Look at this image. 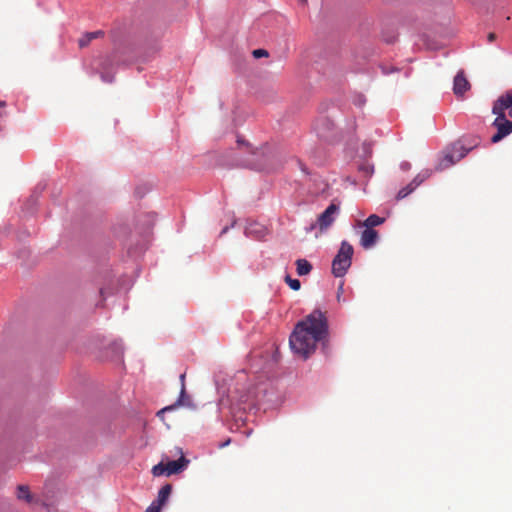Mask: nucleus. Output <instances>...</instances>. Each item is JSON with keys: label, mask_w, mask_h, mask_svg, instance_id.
Masks as SVG:
<instances>
[{"label": "nucleus", "mask_w": 512, "mask_h": 512, "mask_svg": "<svg viewBox=\"0 0 512 512\" xmlns=\"http://www.w3.org/2000/svg\"><path fill=\"white\" fill-rule=\"evenodd\" d=\"M353 247L342 241L340 249L332 262V273L335 277H343L352 263Z\"/></svg>", "instance_id": "2"}, {"label": "nucleus", "mask_w": 512, "mask_h": 512, "mask_svg": "<svg viewBox=\"0 0 512 512\" xmlns=\"http://www.w3.org/2000/svg\"><path fill=\"white\" fill-rule=\"evenodd\" d=\"M285 282L289 285V287L295 291L300 289L301 283L298 279H293L289 275L285 277Z\"/></svg>", "instance_id": "18"}, {"label": "nucleus", "mask_w": 512, "mask_h": 512, "mask_svg": "<svg viewBox=\"0 0 512 512\" xmlns=\"http://www.w3.org/2000/svg\"><path fill=\"white\" fill-rule=\"evenodd\" d=\"M469 151L470 149L466 148L460 142L453 143L443 152V156L437 164L436 170L442 171L456 164L463 159Z\"/></svg>", "instance_id": "3"}, {"label": "nucleus", "mask_w": 512, "mask_h": 512, "mask_svg": "<svg viewBox=\"0 0 512 512\" xmlns=\"http://www.w3.org/2000/svg\"><path fill=\"white\" fill-rule=\"evenodd\" d=\"M162 509L159 504L151 503V505L146 509V512H160Z\"/></svg>", "instance_id": "22"}, {"label": "nucleus", "mask_w": 512, "mask_h": 512, "mask_svg": "<svg viewBox=\"0 0 512 512\" xmlns=\"http://www.w3.org/2000/svg\"><path fill=\"white\" fill-rule=\"evenodd\" d=\"M176 406H177V404H175V405H171V406H167V407H165V408H163V409L159 410V411L157 412V416H158V417H160V418H162V417H163V414H164L165 412L173 410Z\"/></svg>", "instance_id": "23"}, {"label": "nucleus", "mask_w": 512, "mask_h": 512, "mask_svg": "<svg viewBox=\"0 0 512 512\" xmlns=\"http://www.w3.org/2000/svg\"><path fill=\"white\" fill-rule=\"evenodd\" d=\"M470 83L464 75V71H459L454 78L453 92L456 96H462L470 89Z\"/></svg>", "instance_id": "8"}, {"label": "nucleus", "mask_w": 512, "mask_h": 512, "mask_svg": "<svg viewBox=\"0 0 512 512\" xmlns=\"http://www.w3.org/2000/svg\"><path fill=\"white\" fill-rule=\"evenodd\" d=\"M303 2H305L306 0H302Z\"/></svg>", "instance_id": "32"}, {"label": "nucleus", "mask_w": 512, "mask_h": 512, "mask_svg": "<svg viewBox=\"0 0 512 512\" xmlns=\"http://www.w3.org/2000/svg\"><path fill=\"white\" fill-rule=\"evenodd\" d=\"M496 118L492 126L496 128L497 132L491 138L493 143L501 141L503 138L512 133V121L507 119L506 113H493Z\"/></svg>", "instance_id": "4"}, {"label": "nucleus", "mask_w": 512, "mask_h": 512, "mask_svg": "<svg viewBox=\"0 0 512 512\" xmlns=\"http://www.w3.org/2000/svg\"><path fill=\"white\" fill-rule=\"evenodd\" d=\"M152 474L155 477L162 476L166 474V466L163 462L158 463L157 465L153 466L152 468Z\"/></svg>", "instance_id": "17"}, {"label": "nucleus", "mask_w": 512, "mask_h": 512, "mask_svg": "<svg viewBox=\"0 0 512 512\" xmlns=\"http://www.w3.org/2000/svg\"><path fill=\"white\" fill-rule=\"evenodd\" d=\"M7 106V103L5 101L0 100V117H3L5 115V112L3 109Z\"/></svg>", "instance_id": "24"}, {"label": "nucleus", "mask_w": 512, "mask_h": 512, "mask_svg": "<svg viewBox=\"0 0 512 512\" xmlns=\"http://www.w3.org/2000/svg\"><path fill=\"white\" fill-rule=\"evenodd\" d=\"M172 491V486L170 484L164 485L158 492V497L156 501H153L155 504H159V506H163L167 499L169 498Z\"/></svg>", "instance_id": "11"}, {"label": "nucleus", "mask_w": 512, "mask_h": 512, "mask_svg": "<svg viewBox=\"0 0 512 512\" xmlns=\"http://www.w3.org/2000/svg\"><path fill=\"white\" fill-rule=\"evenodd\" d=\"M506 110H508V116L512 118V92L510 91L500 95L492 106V113H506Z\"/></svg>", "instance_id": "6"}, {"label": "nucleus", "mask_w": 512, "mask_h": 512, "mask_svg": "<svg viewBox=\"0 0 512 512\" xmlns=\"http://www.w3.org/2000/svg\"><path fill=\"white\" fill-rule=\"evenodd\" d=\"M180 381H181V392H180V399L178 400L177 404L181 403V397L185 394V373L180 375Z\"/></svg>", "instance_id": "21"}, {"label": "nucleus", "mask_w": 512, "mask_h": 512, "mask_svg": "<svg viewBox=\"0 0 512 512\" xmlns=\"http://www.w3.org/2000/svg\"><path fill=\"white\" fill-rule=\"evenodd\" d=\"M322 124H323V125H326V124H327V125H330V122H329V120H328V119H324V120L322 121Z\"/></svg>", "instance_id": "28"}, {"label": "nucleus", "mask_w": 512, "mask_h": 512, "mask_svg": "<svg viewBox=\"0 0 512 512\" xmlns=\"http://www.w3.org/2000/svg\"><path fill=\"white\" fill-rule=\"evenodd\" d=\"M253 56L255 58H260V57H267L268 56V52L267 50L265 49H255L253 52H252Z\"/></svg>", "instance_id": "20"}, {"label": "nucleus", "mask_w": 512, "mask_h": 512, "mask_svg": "<svg viewBox=\"0 0 512 512\" xmlns=\"http://www.w3.org/2000/svg\"><path fill=\"white\" fill-rule=\"evenodd\" d=\"M328 335V319L324 312L316 309L295 325L289 344L294 354L307 359L315 352L317 344L325 341Z\"/></svg>", "instance_id": "1"}, {"label": "nucleus", "mask_w": 512, "mask_h": 512, "mask_svg": "<svg viewBox=\"0 0 512 512\" xmlns=\"http://www.w3.org/2000/svg\"><path fill=\"white\" fill-rule=\"evenodd\" d=\"M181 456L178 460L169 461L165 464L166 475L170 476L182 472L188 465L189 460L185 458L183 452L180 450Z\"/></svg>", "instance_id": "7"}, {"label": "nucleus", "mask_w": 512, "mask_h": 512, "mask_svg": "<svg viewBox=\"0 0 512 512\" xmlns=\"http://www.w3.org/2000/svg\"><path fill=\"white\" fill-rule=\"evenodd\" d=\"M112 60L110 58L106 59L102 64H101V78L104 82H107V83H111L113 81V76L109 75L108 73H106V71L108 70L110 64H111Z\"/></svg>", "instance_id": "15"}, {"label": "nucleus", "mask_w": 512, "mask_h": 512, "mask_svg": "<svg viewBox=\"0 0 512 512\" xmlns=\"http://www.w3.org/2000/svg\"><path fill=\"white\" fill-rule=\"evenodd\" d=\"M17 497L19 499H25L26 501H30L31 495H30L28 486H24V485L18 486Z\"/></svg>", "instance_id": "16"}, {"label": "nucleus", "mask_w": 512, "mask_h": 512, "mask_svg": "<svg viewBox=\"0 0 512 512\" xmlns=\"http://www.w3.org/2000/svg\"><path fill=\"white\" fill-rule=\"evenodd\" d=\"M378 240V233L374 229L365 227L361 234L360 244L363 248L369 249L373 247Z\"/></svg>", "instance_id": "10"}, {"label": "nucleus", "mask_w": 512, "mask_h": 512, "mask_svg": "<svg viewBox=\"0 0 512 512\" xmlns=\"http://www.w3.org/2000/svg\"><path fill=\"white\" fill-rule=\"evenodd\" d=\"M103 34L102 31H95V32H89L86 33L83 37H81L78 41L79 47L84 48L88 46V44L97 37L101 36Z\"/></svg>", "instance_id": "13"}, {"label": "nucleus", "mask_w": 512, "mask_h": 512, "mask_svg": "<svg viewBox=\"0 0 512 512\" xmlns=\"http://www.w3.org/2000/svg\"><path fill=\"white\" fill-rule=\"evenodd\" d=\"M237 142H238V144H244L245 143L244 140H242L241 138H238Z\"/></svg>", "instance_id": "29"}, {"label": "nucleus", "mask_w": 512, "mask_h": 512, "mask_svg": "<svg viewBox=\"0 0 512 512\" xmlns=\"http://www.w3.org/2000/svg\"><path fill=\"white\" fill-rule=\"evenodd\" d=\"M384 220V218L372 214L363 222V226L373 229V227L381 225Z\"/></svg>", "instance_id": "14"}, {"label": "nucleus", "mask_w": 512, "mask_h": 512, "mask_svg": "<svg viewBox=\"0 0 512 512\" xmlns=\"http://www.w3.org/2000/svg\"><path fill=\"white\" fill-rule=\"evenodd\" d=\"M495 38H496V35L494 33H489V35H488V41L489 42L494 41Z\"/></svg>", "instance_id": "26"}, {"label": "nucleus", "mask_w": 512, "mask_h": 512, "mask_svg": "<svg viewBox=\"0 0 512 512\" xmlns=\"http://www.w3.org/2000/svg\"><path fill=\"white\" fill-rule=\"evenodd\" d=\"M297 273L300 276L307 275L312 270V265L306 259H298L296 261Z\"/></svg>", "instance_id": "12"}, {"label": "nucleus", "mask_w": 512, "mask_h": 512, "mask_svg": "<svg viewBox=\"0 0 512 512\" xmlns=\"http://www.w3.org/2000/svg\"><path fill=\"white\" fill-rule=\"evenodd\" d=\"M342 291H343V283H341L339 288H338V294H337L338 300L340 299V293H342Z\"/></svg>", "instance_id": "27"}, {"label": "nucleus", "mask_w": 512, "mask_h": 512, "mask_svg": "<svg viewBox=\"0 0 512 512\" xmlns=\"http://www.w3.org/2000/svg\"><path fill=\"white\" fill-rule=\"evenodd\" d=\"M364 150L367 154L371 153V146L370 144H364Z\"/></svg>", "instance_id": "25"}, {"label": "nucleus", "mask_w": 512, "mask_h": 512, "mask_svg": "<svg viewBox=\"0 0 512 512\" xmlns=\"http://www.w3.org/2000/svg\"><path fill=\"white\" fill-rule=\"evenodd\" d=\"M226 231H227V228H224V229L222 230V234H223V233H226Z\"/></svg>", "instance_id": "31"}, {"label": "nucleus", "mask_w": 512, "mask_h": 512, "mask_svg": "<svg viewBox=\"0 0 512 512\" xmlns=\"http://www.w3.org/2000/svg\"><path fill=\"white\" fill-rule=\"evenodd\" d=\"M427 177H429V173L418 174L411 183H409L406 187L402 188L398 194L397 199H403L407 197L410 193H412L417 186H419Z\"/></svg>", "instance_id": "9"}, {"label": "nucleus", "mask_w": 512, "mask_h": 512, "mask_svg": "<svg viewBox=\"0 0 512 512\" xmlns=\"http://www.w3.org/2000/svg\"><path fill=\"white\" fill-rule=\"evenodd\" d=\"M359 170L364 174V176L369 177L373 174L374 168L369 164H363L359 167Z\"/></svg>", "instance_id": "19"}, {"label": "nucleus", "mask_w": 512, "mask_h": 512, "mask_svg": "<svg viewBox=\"0 0 512 512\" xmlns=\"http://www.w3.org/2000/svg\"><path fill=\"white\" fill-rule=\"evenodd\" d=\"M229 443H230V439H228L227 441H225V443H224L223 445H221V446H222V447H223V446H226V445H228Z\"/></svg>", "instance_id": "30"}, {"label": "nucleus", "mask_w": 512, "mask_h": 512, "mask_svg": "<svg viewBox=\"0 0 512 512\" xmlns=\"http://www.w3.org/2000/svg\"><path fill=\"white\" fill-rule=\"evenodd\" d=\"M339 212V205L332 202L323 213L318 217V225L321 231L328 229L335 221V216Z\"/></svg>", "instance_id": "5"}]
</instances>
